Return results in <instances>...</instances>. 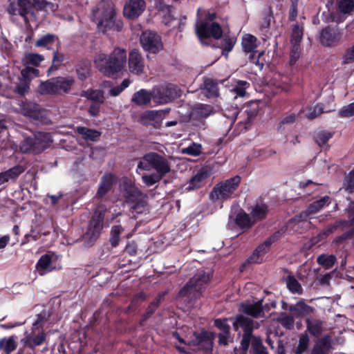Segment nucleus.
Masks as SVG:
<instances>
[{"label":"nucleus","instance_id":"nucleus-1","mask_svg":"<svg viewBox=\"0 0 354 354\" xmlns=\"http://www.w3.org/2000/svg\"><path fill=\"white\" fill-rule=\"evenodd\" d=\"M96 67L104 75L115 78L123 70L127 62V51L120 48H115L110 55H99L95 60Z\"/></svg>","mask_w":354,"mask_h":354},{"label":"nucleus","instance_id":"nucleus-2","mask_svg":"<svg viewBox=\"0 0 354 354\" xmlns=\"http://www.w3.org/2000/svg\"><path fill=\"white\" fill-rule=\"evenodd\" d=\"M75 84L71 76H58L41 82L37 87V92L41 95H62L68 94Z\"/></svg>","mask_w":354,"mask_h":354},{"label":"nucleus","instance_id":"nucleus-3","mask_svg":"<svg viewBox=\"0 0 354 354\" xmlns=\"http://www.w3.org/2000/svg\"><path fill=\"white\" fill-rule=\"evenodd\" d=\"M210 280V275L204 270L198 271L180 290L178 297L186 298L188 302L201 297L202 292L205 289Z\"/></svg>","mask_w":354,"mask_h":354},{"label":"nucleus","instance_id":"nucleus-4","mask_svg":"<svg viewBox=\"0 0 354 354\" xmlns=\"http://www.w3.org/2000/svg\"><path fill=\"white\" fill-rule=\"evenodd\" d=\"M106 210V209H97L93 212L89 220L86 231L82 236L84 247H92L100 238L104 228Z\"/></svg>","mask_w":354,"mask_h":354},{"label":"nucleus","instance_id":"nucleus-5","mask_svg":"<svg viewBox=\"0 0 354 354\" xmlns=\"http://www.w3.org/2000/svg\"><path fill=\"white\" fill-rule=\"evenodd\" d=\"M241 183V178L239 175L218 183L210 192L209 198L214 201H225L236 197V192Z\"/></svg>","mask_w":354,"mask_h":354},{"label":"nucleus","instance_id":"nucleus-6","mask_svg":"<svg viewBox=\"0 0 354 354\" xmlns=\"http://www.w3.org/2000/svg\"><path fill=\"white\" fill-rule=\"evenodd\" d=\"M230 321L232 322L234 330L239 335H241V330L243 331L240 348L243 352H246L250 347L252 339L255 337V336L253 335L254 320L242 314H239L235 317H230Z\"/></svg>","mask_w":354,"mask_h":354},{"label":"nucleus","instance_id":"nucleus-7","mask_svg":"<svg viewBox=\"0 0 354 354\" xmlns=\"http://www.w3.org/2000/svg\"><path fill=\"white\" fill-rule=\"evenodd\" d=\"M138 168L150 171L154 169L156 173L165 176L171 171V165L168 160L156 152H149L145 154L138 164Z\"/></svg>","mask_w":354,"mask_h":354},{"label":"nucleus","instance_id":"nucleus-8","mask_svg":"<svg viewBox=\"0 0 354 354\" xmlns=\"http://www.w3.org/2000/svg\"><path fill=\"white\" fill-rule=\"evenodd\" d=\"M52 141L49 133L37 131L32 136L24 138L21 143L20 149L23 153L39 154L49 147Z\"/></svg>","mask_w":354,"mask_h":354},{"label":"nucleus","instance_id":"nucleus-9","mask_svg":"<svg viewBox=\"0 0 354 354\" xmlns=\"http://www.w3.org/2000/svg\"><path fill=\"white\" fill-rule=\"evenodd\" d=\"M97 24L99 31L103 33L111 30L120 32L123 28L122 21L116 20L115 10L111 5L102 7L100 17Z\"/></svg>","mask_w":354,"mask_h":354},{"label":"nucleus","instance_id":"nucleus-10","mask_svg":"<svg viewBox=\"0 0 354 354\" xmlns=\"http://www.w3.org/2000/svg\"><path fill=\"white\" fill-rule=\"evenodd\" d=\"M196 33L203 44L209 46L211 38L219 39L223 36V30L220 24L217 22L201 21L196 26Z\"/></svg>","mask_w":354,"mask_h":354},{"label":"nucleus","instance_id":"nucleus-11","mask_svg":"<svg viewBox=\"0 0 354 354\" xmlns=\"http://www.w3.org/2000/svg\"><path fill=\"white\" fill-rule=\"evenodd\" d=\"M140 44L145 52L158 54L163 49L161 37L152 30H145L140 36Z\"/></svg>","mask_w":354,"mask_h":354},{"label":"nucleus","instance_id":"nucleus-12","mask_svg":"<svg viewBox=\"0 0 354 354\" xmlns=\"http://www.w3.org/2000/svg\"><path fill=\"white\" fill-rule=\"evenodd\" d=\"M153 100L159 104H167L180 96V89L169 84L159 86L153 89Z\"/></svg>","mask_w":354,"mask_h":354},{"label":"nucleus","instance_id":"nucleus-13","mask_svg":"<svg viewBox=\"0 0 354 354\" xmlns=\"http://www.w3.org/2000/svg\"><path fill=\"white\" fill-rule=\"evenodd\" d=\"M212 107L208 104H199L189 113V121L193 126L205 129V119L213 113Z\"/></svg>","mask_w":354,"mask_h":354},{"label":"nucleus","instance_id":"nucleus-14","mask_svg":"<svg viewBox=\"0 0 354 354\" xmlns=\"http://www.w3.org/2000/svg\"><path fill=\"white\" fill-rule=\"evenodd\" d=\"M341 38L342 34L337 28L327 26L320 32L319 42L324 46L332 47L336 46Z\"/></svg>","mask_w":354,"mask_h":354},{"label":"nucleus","instance_id":"nucleus-15","mask_svg":"<svg viewBox=\"0 0 354 354\" xmlns=\"http://www.w3.org/2000/svg\"><path fill=\"white\" fill-rule=\"evenodd\" d=\"M228 318H217L214 320V326L219 330L218 333V343L220 345L227 346L231 338V327L227 323Z\"/></svg>","mask_w":354,"mask_h":354},{"label":"nucleus","instance_id":"nucleus-16","mask_svg":"<svg viewBox=\"0 0 354 354\" xmlns=\"http://www.w3.org/2000/svg\"><path fill=\"white\" fill-rule=\"evenodd\" d=\"M145 7L144 0H129L124 6L123 15L129 19H136L142 15Z\"/></svg>","mask_w":354,"mask_h":354},{"label":"nucleus","instance_id":"nucleus-17","mask_svg":"<svg viewBox=\"0 0 354 354\" xmlns=\"http://www.w3.org/2000/svg\"><path fill=\"white\" fill-rule=\"evenodd\" d=\"M129 68L131 73L141 75L145 69V59L138 49L134 48L129 54Z\"/></svg>","mask_w":354,"mask_h":354},{"label":"nucleus","instance_id":"nucleus-18","mask_svg":"<svg viewBox=\"0 0 354 354\" xmlns=\"http://www.w3.org/2000/svg\"><path fill=\"white\" fill-rule=\"evenodd\" d=\"M46 333L41 330L37 334L32 331L31 333H26L24 338L21 342L24 345L23 348H26L29 351H35V347L41 346L46 340Z\"/></svg>","mask_w":354,"mask_h":354},{"label":"nucleus","instance_id":"nucleus-19","mask_svg":"<svg viewBox=\"0 0 354 354\" xmlns=\"http://www.w3.org/2000/svg\"><path fill=\"white\" fill-rule=\"evenodd\" d=\"M195 338L192 340L193 344L198 346L205 353L212 351L213 336L206 330H202L200 333L195 332L194 334Z\"/></svg>","mask_w":354,"mask_h":354},{"label":"nucleus","instance_id":"nucleus-20","mask_svg":"<svg viewBox=\"0 0 354 354\" xmlns=\"http://www.w3.org/2000/svg\"><path fill=\"white\" fill-rule=\"evenodd\" d=\"M25 169L24 166L17 165L7 170L0 172V186L7 183H15L19 176L25 171Z\"/></svg>","mask_w":354,"mask_h":354},{"label":"nucleus","instance_id":"nucleus-21","mask_svg":"<svg viewBox=\"0 0 354 354\" xmlns=\"http://www.w3.org/2000/svg\"><path fill=\"white\" fill-rule=\"evenodd\" d=\"M209 176L210 171L207 169L202 167L190 178L186 189L190 191L202 187Z\"/></svg>","mask_w":354,"mask_h":354},{"label":"nucleus","instance_id":"nucleus-22","mask_svg":"<svg viewBox=\"0 0 354 354\" xmlns=\"http://www.w3.org/2000/svg\"><path fill=\"white\" fill-rule=\"evenodd\" d=\"M242 312L250 316L252 318H259L264 317L263 300H259L254 304H241Z\"/></svg>","mask_w":354,"mask_h":354},{"label":"nucleus","instance_id":"nucleus-23","mask_svg":"<svg viewBox=\"0 0 354 354\" xmlns=\"http://www.w3.org/2000/svg\"><path fill=\"white\" fill-rule=\"evenodd\" d=\"M124 196L127 203H131L142 198V193L131 181H125L123 184Z\"/></svg>","mask_w":354,"mask_h":354},{"label":"nucleus","instance_id":"nucleus-24","mask_svg":"<svg viewBox=\"0 0 354 354\" xmlns=\"http://www.w3.org/2000/svg\"><path fill=\"white\" fill-rule=\"evenodd\" d=\"M22 114L28 118L38 120L42 118L40 106L32 102H23L21 106Z\"/></svg>","mask_w":354,"mask_h":354},{"label":"nucleus","instance_id":"nucleus-25","mask_svg":"<svg viewBox=\"0 0 354 354\" xmlns=\"http://www.w3.org/2000/svg\"><path fill=\"white\" fill-rule=\"evenodd\" d=\"M331 348V337L325 335L316 341L310 354H329Z\"/></svg>","mask_w":354,"mask_h":354},{"label":"nucleus","instance_id":"nucleus-26","mask_svg":"<svg viewBox=\"0 0 354 354\" xmlns=\"http://www.w3.org/2000/svg\"><path fill=\"white\" fill-rule=\"evenodd\" d=\"M114 176L112 174L104 175L100 182L96 196L98 199H102L111 190L113 184Z\"/></svg>","mask_w":354,"mask_h":354},{"label":"nucleus","instance_id":"nucleus-27","mask_svg":"<svg viewBox=\"0 0 354 354\" xmlns=\"http://www.w3.org/2000/svg\"><path fill=\"white\" fill-rule=\"evenodd\" d=\"M151 100H153V93L152 91H149L146 89L142 88L133 95L131 102L138 106H146L150 104Z\"/></svg>","mask_w":354,"mask_h":354},{"label":"nucleus","instance_id":"nucleus-28","mask_svg":"<svg viewBox=\"0 0 354 354\" xmlns=\"http://www.w3.org/2000/svg\"><path fill=\"white\" fill-rule=\"evenodd\" d=\"M77 77L81 81L86 80L91 75V62L88 59H82L75 64Z\"/></svg>","mask_w":354,"mask_h":354},{"label":"nucleus","instance_id":"nucleus-29","mask_svg":"<svg viewBox=\"0 0 354 354\" xmlns=\"http://www.w3.org/2000/svg\"><path fill=\"white\" fill-rule=\"evenodd\" d=\"M263 103L260 100L250 101L245 104L243 109L244 113L247 115L248 122H252L257 115L261 111Z\"/></svg>","mask_w":354,"mask_h":354},{"label":"nucleus","instance_id":"nucleus-30","mask_svg":"<svg viewBox=\"0 0 354 354\" xmlns=\"http://www.w3.org/2000/svg\"><path fill=\"white\" fill-rule=\"evenodd\" d=\"M269 207L265 203H257L251 207L250 216L254 223L265 220L268 214Z\"/></svg>","mask_w":354,"mask_h":354},{"label":"nucleus","instance_id":"nucleus-31","mask_svg":"<svg viewBox=\"0 0 354 354\" xmlns=\"http://www.w3.org/2000/svg\"><path fill=\"white\" fill-rule=\"evenodd\" d=\"M52 258V254L48 253L42 255L39 258L35 266L39 275H44L53 270Z\"/></svg>","mask_w":354,"mask_h":354},{"label":"nucleus","instance_id":"nucleus-32","mask_svg":"<svg viewBox=\"0 0 354 354\" xmlns=\"http://www.w3.org/2000/svg\"><path fill=\"white\" fill-rule=\"evenodd\" d=\"M201 88L205 91V95L208 98L216 97L219 94L218 83L216 80L205 77Z\"/></svg>","mask_w":354,"mask_h":354},{"label":"nucleus","instance_id":"nucleus-33","mask_svg":"<svg viewBox=\"0 0 354 354\" xmlns=\"http://www.w3.org/2000/svg\"><path fill=\"white\" fill-rule=\"evenodd\" d=\"M235 223L241 230H248L250 229L255 223L250 214L241 210L236 214Z\"/></svg>","mask_w":354,"mask_h":354},{"label":"nucleus","instance_id":"nucleus-34","mask_svg":"<svg viewBox=\"0 0 354 354\" xmlns=\"http://www.w3.org/2000/svg\"><path fill=\"white\" fill-rule=\"evenodd\" d=\"M76 132L82 135L86 140L96 142L99 140L102 133L97 130L89 129L85 127H77Z\"/></svg>","mask_w":354,"mask_h":354},{"label":"nucleus","instance_id":"nucleus-35","mask_svg":"<svg viewBox=\"0 0 354 354\" xmlns=\"http://www.w3.org/2000/svg\"><path fill=\"white\" fill-rule=\"evenodd\" d=\"M147 298L146 294L143 292L136 294L132 297L129 306L126 308L125 313H134L147 300Z\"/></svg>","mask_w":354,"mask_h":354},{"label":"nucleus","instance_id":"nucleus-36","mask_svg":"<svg viewBox=\"0 0 354 354\" xmlns=\"http://www.w3.org/2000/svg\"><path fill=\"white\" fill-rule=\"evenodd\" d=\"M167 294V290L159 292L154 298V299L150 302L144 313H145L147 315H149V317H151L159 308L161 303L164 301V298Z\"/></svg>","mask_w":354,"mask_h":354},{"label":"nucleus","instance_id":"nucleus-37","mask_svg":"<svg viewBox=\"0 0 354 354\" xmlns=\"http://www.w3.org/2000/svg\"><path fill=\"white\" fill-rule=\"evenodd\" d=\"M80 96L85 97L92 101V102H104V96L103 91L100 90H93L92 88L82 91L80 93Z\"/></svg>","mask_w":354,"mask_h":354},{"label":"nucleus","instance_id":"nucleus-38","mask_svg":"<svg viewBox=\"0 0 354 354\" xmlns=\"http://www.w3.org/2000/svg\"><path fill=\"white\" fill-rule=\"evenodd\" d=\"M124 231V227L118 223L113 225L110 230L109 242L113 248H116L120 241V234Z\"/></svg>","mask_w":354,"mask_h":354},{"label":"nucleus","instance_id":"nucleus-39","mask_svg":"<svg viewBox=\"0 0 354 354\" xmlns=\"http://www.w3.org/2000/svg\"><path fill=\"white\" fill-rule=\"evenodd\" d=\"M288 310L295 316L301 317L309 314L311 308L303 301H299L296 304L290 305Z\"/></svg>","mask_w":354,"mask_h":354},{"label":"nucleus","instance_id":"nucleus-40","mask_svg":"<svg viewBox=\"0 0 354 354\" xmlns=\"http://www.w3.org/2000/svg\"><path fill=\"white\" fill-rule=\"evenodd\" d=\"M56 39H58V37L55 35L48 33L38 39L35 43V46L37 48H45L49 50L52 48Z\"/></svg>","mask_w":354,"mask_h":354},{"label":"nucleus","instance_id":"nucleus-41","mask_svg":"<svg viewBox=\"0 0 354 354\" xmlns=\"http://www.w3.org/2000/svg\"><path fill=\"white\" fill-rule=\"evenodd\" d=\"M257 39L255 36L246 34L242 39L241 46L243 50L245 53H253L257 48Z\"/></svg>","mask_w":354,"mask_h":354},{"label":"nucleus","instance_id":"nucleus-42","mask_svg":"<svg viewBox=\"0 0 354 354\" xmlns=\"http://www.w3.org/2000/svg\"><path fill=\"white\" fill-rule=\"evenodd\" d=\"M307 330L314 337H319L323 330V322L319 319H306Z\"/></svg>","mask_w":354,"mask_h":354},{"label":"nucleus","instance_id":"nucleus-43","mask_svg":"<svg viewBox=\"0 0 354 354\" xmlns=\"http://www.w3.org/2000/svg\"><path fill=\"white\" fill-rule=\"evenodd\" d=\"M44 60V57L42 55L31 52L25 54V56L23 58V63L24 66H32L34 67H37Z\"/></svg>","mask_w":354,"mask_h":354},{"label":"nucleus","instance_id":"nucleus-44","mask_svg":"<svg viewBox=\"0 0 354 354\" xmlns=\"http://www.w3.org/2000/svg\"><path fill=\"white\" fill-rule=\"evenodd\" d=\"M330 203V198L328 196H325L319 200H317L310 203L308 207L309 214H316L322 209L325 206Z\"/></svg>","mask_w":354,"mask_h":354},{"label":"nucleus","instance_id":"nucleus-45","mask_svg":"<svg viewBox=\"0 0 354 354\" xmlns=\"http://www.w3.org/2000/svg\"><path fill=\"white\" fill-rule=\"evenodd\" d=\"M250 354H268L266 347L263 345L260 337L252 339Z\"/></svg>","mask_w":354,"mask_h":354},{"label":"nucleus","instance_id":"nucleus-46","mask_svg":"<svg viewBox=\"0 0 354 354\" xmlns=\"http://www.w3.org/2000/svg\"><path fill=\"white\" fill-rule=\"evenodd\" d=\"M64 55L59 53L57 49L53 51L52 64L46 71L48 76H50L54 71L59 68L62 62L64 61Z\"/></svg>","mask_w":354,"mask_h":354},{"label":"nucleus","instance_id":"nucleus-47","mask_svg":"<svg viewBox=\"0 0 354 354\" xmlns=\"http://www.w3.org/2000/svg\"><path fill=\"white\" fill-rule=\"evenodd\" d=\"M336 261V257L333 254L326 255L323 254L318 256L317 259V263L326 269L331 268L335 263Z\"/></svg>","mask_w":354,"mask_h":354},{"label":"nucleus","instance_id":"nucleus-48","mask_svg":"<svg viewBox=\"0 0 354 354\" xmlns=\"http://www.w3.org/2000/svg\"><path fill=\"white\" fill-rule=\"evenodd\" d=\"M286 285L288 290L292 293L301 294L303 288L299 282L292 275H288L286 280Z\"/></svg>","mask_w":354,"mask_h":354},{"label":"nucleus","instance_id":"nucleus-49","mask_svg":"<svg viewBox=\"0 0 354 354\" xmlns=\"http://www.w3.org/2000/svg\"><path fill=\"white\" fill-rule=\"evenodd\" d=\"M17 348V344L12 337L9 338H3L0 339V349L3 350L7 354H10Z\"/></svg>","mask_w":354,"mask_h":354},{"label":"nucleus","instance_id":"nucleus-50","mask_svg":"<svg viewBox=\"0 0 354 354\" xmlns=\"http://www.w3.org/2000/svg\"><path fill=\"white\" fill-rule=\"evenodd\" d=\"M236 42V37L225 35L222 40L221 48L223 55H227L230 52H231L233 50Z\"/></svg>","mask_w":354,"mask_h":354},{"label":"nucleus","instance_id":"nucleus-51","mask_svg":"<svg viewBox=\"0 0 354 354\" xmlns=\"http://www.w3.org/2000/svg\"><path fill=\"white\" fill-rule=\"evenodd\" d=\"M277 322L286 329H292L294 327L295 319L292 316L285 313H281L277 317Z\"/></svg>","mask_w":354,"mask_h":354},{"label":"nucleus","instance_id":"nucleus-52","mask_svg":"<svg viewBox=\"0 0 354 354\" xmlns=\"http://www.w3.org/2000/svg\"><path fill=\"white\" fill-rule=\"evenodd\" d=\"M304 35V28L295 24L292 27L290 43L295 44H300Z\"/></svg>","mask_w":354,"mask_h":354},{"label":"nucleus","instance_id":"nucleus-53","mask_svg":"<svg viewBox=\"0 0 354 354\" xmlns=\"http://www.w3.org/2000/svg\"><path fill=\"white\" fill-rule=\"evenodd\" d=\"M30 75L37 77L40 75V71L35 67L25 66V68L21 71V76L24 80L31 81Z\"/></svg>","mask_w":354,"mask_h":354},{"label":"nucleus","instance_id":"nucleus-54","mask_svg":"<svg viewBox=\"0 0 354 354\" xmlns=\"http://www.w3.org/2000/svg\"><path fill=\"white\" fill-rule=\"evenodd\" d=\"M309 345V337L306 334L302 335L299 339L297 347L295 354H303L308 348Z\"/></svg>","mask_w":354,"mask_h":354},{"label":"nucleus","instance_id":"nucleus-55","mask_svg":"<svg viewBox=\"0 0 354 354\" xmlns=\"http://www.w3.org/2000/svg\"><path fill=\"white\" fill-rule=\"evenodd\" d=\"M288 229V225H283L277 231L274 232L272 235H270L269 237L266 239L268 242L267 243H270L272 245L274 243L277 242L286 234Z\"/></svg>","mask_w":354,"mask_h":354},{"label":"nucleus","instance_id":"nucleus-56","mask_svg":"<svg viewBox=\"0 0 354 354\" xmlns=\"http://www.w3.org/2000/svg\"><path fill=\"white\" fill-rule=\"evenodd\" d=\"M164 176L158 174H151L148 175H143L142 176V182L147 186L151 187L154 184L160 182Z\"/></svg>","mask_w":354,"mask_h":354},{"label":"nucleus","instance_id":"nucleus-57","mask_svg":"<svg viewBox=\"0 0 354 354\" xmlns=\"http://www.w3.org/2000/svg\"><path fill=\"white\" fill-rule=\"evenodd\" d=\"M333 133L326 131H322L317 133L315 137V142L319 146L326 145L328 140L333 137Z\"/></svg>","mask_w":354,"mask_h":354},{"label":"nucleus","instance_id":"nucleus-58","mask_svg":"<svg viewBox=\"0 0 354 354\" xmlns=\"http://www.w3.org/2000/svg\"><path fill=\"white\" fill-rule=\"evenodd\" d=\"M262 261L261 255L255 250L247 260L241 265V270L243 271L245 268L251 263H260Z\"/></svg>","mask_w":354,"mask_h":354},{"label":"nucleus","instance_id":"nucleus-59","mask_svg":"<svg viewBox=\"0 0 354 354\" xmlns=\"http://www.w3.org/2000/svg\"><path fill=\"white\" fill-rule=\"evenodd\" d=\"M159 115L156 110H148L142 113L140 117L139 121L145 124L147 121H153Z\"/></svg>","mask_w":354,"mask_h":354},{"label":"nucleus","instance_id":"nucleus-60","mask_svg":"<svg viewBox=\"0 0 354 354\" xmlns=\"http://www.w3.org/2000/svg\"><path fill=\"white\" fill-rule=\"evenodd\" d=\"M250 83L247 81L239 80L237 82V84L233 90L236 95L239 97H244L246 94L245 90L250 86Z\"/></svg>","mask_w":354,"mask_h":354},{"label":"nucleus","instance_id":"nucleus-61","mask_svg":"<svg viewBox=\"0 0 354 354\" xmlns=\"http://www.w3.org/2000/svg\"><path fill=\"white\" fill-rule=\"evenodd\" d=\"M339 10L344 14L350 13L354 8L353 0H341L338 5Z\"/></svg>","mask_w":354,"mask_h":354},{"label":"nucleus","instance_id":"nucleus-62","mask_svg":"<svg viewBox=\"0 0 354 354\" xmlns=\"http://www.w3.org/2000/svg\"><path fill=\"white\" fill-rule=\"evenodd\" d=\"M132 205L131 206V209L132 212H136L137 214H141L144 212L147 203L142 198L131 203Z\"/></svg>","mask_w":354,"mask_h":354},{"label":"nucleus","instance_id":"nucleus-63","mask_svg":"<svg viewBox=\"0 0 354 354\" xmlns=\"http://www.w3.org/2000/svg\"><path fill=\"white\" fill-rule=\"evenodd\" d=\"M30 82L31 81L24 80L21 77L19 83L16 86V92L19 95H24L30 88Z\"/></svg>","mask_w":354,"mask_h":354},{"label":"nucleus","instance_id":"nucleus-64","mask_svg":"<svg viewBox=\"0 0 354 354\" xmlns=\"http://www.w3.org/2000/svg\"><path fill=\"white\" fill-rule=\"evenodd\" d=\"M354 62V45L348 48L343 56V64H348Z\"/></svg>","mask_w":354,"mask_h":354}]
</instances>
